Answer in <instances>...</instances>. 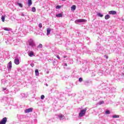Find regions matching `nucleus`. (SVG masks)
Here are the masks:
<instances>
[{
  "label": "nucleus",
  "instance_id": "obj_36",
  "mask_svg": "<svg viewBox=\"0 0 124 124\" xmlns=\"http://www.w3.org/2000/svg\"><path fill=\"white\" fill-rule=\"evenodd\" d=\"M106 59H108V57H106Z\"/></svg>",
  "mask_w": 124,
  "mask_h": 124
},
{
  "label": "nucleus",
  "instance_id": "obj_32",
  "mask_svg": "<svg viewBox=\"0 0 124 124\" xmlns=\"http://www.w3.org/2000/svg\"><path fill=\"white\" fill-rule=\"evenodd\" d=\"M64 65L65 66H67V64L66 63L64 64Z\"/></svg>",
  "mask_w": 124,
  "mask_h": 124
},
{
  "label": "nucleus",
  "instance_id": "obj_34",
  "mask_svg": "<svg viewBox=\"0 0 124 124\" xmlns=\"http://www.w3.org/2000/svg\"><path fill=\"white\" fill-rule=\"evenodd\" d=\"M61 1H66V0H61Z\"/></svg>",
  "mask_w": 124,
  "mask_h": 124
},
{
  "label": "nucleus",
  "instance_id": "obj_9",
  "mask_svg": "<svg viewBox=\"0 0 124 124\" xmlns=\"http://www.w3.org/2000/svg\"><path fill=\"white\" fill-rule=\"evenodd\" d=\"M109 14L112 15H115L116 11H110V12H109Z\"/></svg>",
  "mask_w": 124,
  "mask_h": 124
},
{
  "label": "nucleus",
  "instance_id": "obj_2",
  "mask_svg": "<svg viewBox=\"0 0 124 124\" xmlns=\"http://www.w3.org/2000/svg\"><path fill=\"white\" fill-rule=\"evenodd\" d=\"M87 22V20L86 19H78L76 20L75 21V23H76V24H78V23H81V22Z\"/></svg>",
  "mask_w": 124,
  "mask_h": 124
},
{
  "label": "nucleus",
  "instance_id": "obj_16",
  "mask_svg": "<svg viewBox=\"0 0 124 124\" xmlns=\"http://www.w3.org/2000/svg\"><path fill=\"white\" fill-rule=\"evenodd\" d=\"M56 17H59V18L62 17V14H60L59 15H56Z\"/></svg>",
  "mask_w": 124,
  "mask_h": 124
},
{
  "label": "nucleus",
  "instance_id": "obj_17",
  "mask_svg": "<svg viewBox=\"0 0 124 124\" xmlns=\"http://www.w3.org/2000/svg\"><path fill=\"white\" fill-rule=\"evenodd\" d=\"M17 4L18 5V6H19V7H20V8H22V4L21 3H19V2H17Z\"/></svg>",
  "mask_w": 124,
  "mask_h": 124
},
{
  "label": "nucleus",
  "instance_id": "obj_14",
  "mask_svg": "<svg viewBox=\"0 0 124 124\" xmlns=\"http://www.w3.org/2000/svg\"><path fill=\"white\" fill-rule=\"evenodd\" d=\"M1 20L3 22H5V16H1Z\"/></svg>",
  "mask_w": 124,
  "mask_h": 124
},
{
  "label": "nucleus",
  "instance_id": "obj_24",
  "mask_svg": "<svg viewBox=\"0 0 124 124\" xmlns=\"http://www.w3.org/2000/svg\"><path fill=\"white\" fill-rule=\"evenodd\" d=\"M4 31H10V29L7 28H4Z\"/></svg>",
  "mask_w": 124,
  "mask_h": 124
},
{
  "label": "nucleus",
  "instance_id": "obj_28",
  "mask_svg": "<svg viewBox=\"0 0 124 124\" xmlns=\"http://www.w3.org/2000/svg\"><path fill=\"white\" fill-rule=\"evenodd\" d=\"M82 78H79V82H82Z\"/></svg>",
  "mask_w": 124,
  "mask_h": 124
},
{
  "label": "nucleus",
  "instance_id": "obj_10",
  "mask_svg": "<svg viewBox=\"0 0 124 124\" xmlns=\"http://www.w3.org/2000/svg\"><path fill=\"white\" fill-rule=\"evenodd\" d=\"M76 6L74 5L73 6H72V7H71V10L74 11L75 10H76Z\"/></svg>",
  "mask_w": 124,
  "mask_h": 124
},
{
  "label": "nucleus",
  "instance_id": "obj_4",
  "mask_svg": "<svg viewBox=\"0 0 124 124\" xmlns=\"http://www.w3.org/2000/svg\"><path fill=\"white\" fill-rule=\"evenodd\" d=\"M33 110L32 108H28L27 109H25V111H24L25 113H30Z\"/></svg>",
  "mask_w": 124,
  "mask_h": 124
},
{
  "label": "nucleus",
  "instance_id": "obj_7",
  "mask_svg": "<svg viewBox=\"0 0 124 124\" xmlns=\"http://www.w3.org/2000/svg\"><path fill=\"white\" fill-rule=\"evenodd\" d=\"M7 68L9 69H11V68H12V62H8V64H7Z\"/></svg>",
  "mask_w": 124,
  "mask_h": 124
},
{
  "label": "nucleus",
  "instance_id": "obj_20",
  "mask_svg": "<svg viewBox=\"0 0 124 124\" xmlns=\"http://www.w3.org/2000/svg\"><path fill=\"white\" fill-rule=\"evenodd\" d=\"M62 5H58L56 6V9H59L62 8Z\"/></svg>",
  "mask_w": 124,
  "mask_h": 124
},
{
  "label": "nucleus",
  "instance_id": "obj_22",
  "mask_svg": "<svg viewBox=\"0 0 124 124\" xmlns=\"http://www.w3.org/2000/svg\"><path fill=\"white\" fill-rule=\"evenodd\" d=\"M98 104H99V105H101L102 104H104V101H99L98 102Z\"/></svg>",
  "mask_w": 124,
  "mask_h": 124
},
{
  "label": "nucleus",
  "instance_id": "obj_25",
  "mask_svg": "<svg viewBox=\"0 0 124 124\" xmlns=\"http://www.w3.org/2000/svg\"><path fill=\"white\" fill-rule=\"evenodd\" d=\"M97 16H100V17H102L103 15H101V13H98V14H97Z\"/></svg>",
  "mask_w": 124,
  "mask_h": 124
},
{
  "label": "nucleus",
  "instance_id": "obj_27",
  "mask_svg": "<svg viewBox=\"0 0 124 124\" xmlns=\"http://www.w3.org/2000/svg\"><path fill=\"white\" fill-rule=\"evenodd\" d=\"M106 114H110V111H109V110H106Z\"/></svg>",
  "mask_w": 124,
  "mask_h": 124
},
{
  "label": "nucleus",
  "instance_id": "obj_8",
  "mask_svg": "<svg viewBox=\"0 0 124 124\" xmlns=\"http://www.w3.org/2000/svg\"><path fill=\"white\" fill-rule=\"evenodd\" d=\"M15 63L16 65H18V64H20V61L17 59H15Z\"/></svg>",
  "mask_w": 124,
  "mask_h": 124
},
{
  "label": "nucleus",
  "instance_id": "obj_11",
  "mask_svg": "<svg viewBox=\"0 0 124 124\" xmlns=\"http://www.w3.org/2000/svg\"><path fill=\"white\" fill-rule=\"evenodd\" d=\"M31 4H32L31 0H28V5L29 7H30L31 6Z\"/></svg>",
  "mask_w": 124,
  "mask_h": 124
},
{
  "label": "nucleus",
  "instance_id": "obj_1",
  "mask_svg": "<svg viewBox=\"0 0 124 124\" xmlns=\"http://www.w3.org/2000/svg\"><path fill=\"white\" fill-rule=\"evenodd\" d=\"M87 111V108H84L80 110V113H79V118H81L82 116L85 115L86 111Z\"/></svg>",
  "mask_w": 124,
  "mask_h": 124
},
{
  "label": "nucleus",
  "instance_id": "obj_33",
  "mask_svg": "<svg viewBox=\"0 0 124 124\" xmlns=\"http://www.w3.org/2000/svg\"><path fill=\"white\" fill-rule=\"evenodd\" d=\"M63 58H66V55L64 56H63Z\"/></svg>",
  "mask_w": 124,
  "mask_h": 124
},
{
  "label": "nucleus",
  "instance_id": "obj_21",
  "mask_svg": "<svg viewBox=\"0 0 124 124\" xmlns=\"http://www.w3.org/2000/svg\"><path fill=\"white\" fill-rule=\"evenodd\" d=\"M37 48H43V46L41 44H40L39 45H38V46H37Z\"/></svg>",
  "mask_w": 124,
  "mask_h": 124
},
{
  "label": "nucleus",
  "instance_id": "obj_35",
  "mask_svg": "<svg viewBox=\"0 0 124 124\" xmlns=\"http://www.w3.org/2000/svg\"><path fill=\"white\" fill-rule=\"evenodd\" d=\"M4 91L6 90V88H4Z\"/></svg>",
  "mask_w": 124,
  "mask_h": 124
},
{
  "label": "nucleus",
  "instance_id": "obj_26",
  "mask_svg": "<svg viewBox=\"0 0 124 124\" xmlns=\"http://www.w3.org/2000/svg\"><path fill=\"white\" fill-rule=\"evenodd\" d=\"M45 98V95H41V99L43 100Z\"/></svg>",
  "mask_w": 124,
  "mask_h": 124
},
{
  "label": "nucleus",
  "instance_id": "obj_5",
  "mask_svg": "<svg viewBox=\"0 0 124 124\" xmlns=\"http://www.w3.org/2000/svg\"><path fill=\"white\" fill-rule=\"evenodd\" d=\"M29 45L31 46H34V42L31 39L30 40V41L29 42Z\"/></svg>",
  "mask_w": 124,
  "mask_h": 124
},
{
  "label": "nucleus",
  "instance_id": "obj_3",
  "mask_svg": "<svg viewBox=\"0 0 124 124\" xmlns=\"http://www.w3.org/2000/svg\"><path fill=\"white\" fill-rule=\"evenodd\" d=\"M7 121V119L6 117H4L2 118V120L0 121V124H6Z\"/></svg>",
  "mask_w": 124,
  "mask_h": 124
},
{
  "label": "nucleus",
  "instance_id": "obj_15",
  "mask_svg": "<svg viewBox=\"0 0 124 124\" xmlns=\"http://www.w3.org/2000/svg\"><path fill=\"white\" fill-rule=\"evenodd\" d=\"M35 73L36 76L39 75V73H38V70L36 69V70H35Z\"/></svg>",
  "mask_w": 124,
  "mask_h": 124
},
{
  "label": "nucleus",
  "instance_id": "obj_30",
  "mask_svg": "<svg viewBox=\"0 0 124 124\" xmlns=\"http://www.w3.org/2000/svg\"><path fill=\"white\" fill-rule=\"evenodd\" d=\"M56 57L58 59H61V58L60 57V56H59V55H56Z\"/></svg>",
  "mask_w": 124,
  "mask_h": 124
},
{
  "label": "nucleus",
  "instance_id": "obj_18",
  "mask_svg": "<svg viewBox=\"0 0 124 124\" xmlns=\"http://www.w3.org/2000/svg\"><path fill=\"white\" fill-rule=\"evenodd\" d=\"M63 117H64V115L62 114L59 115V118H60V120H62V119Z\"/></svg>",
  "mask_w": 124,
  "mask_h": 124
},
{
  "label": "nucleus",
  "instance_id": "obj_37",
  "mask_svg": "<svg viewBox=\"0 0 124 124\" xmlns=\"http://www.w3.org/2000/svg\"><path fill=\"white\" fill-rule=\"evenodd\" d=\"M48 86V85L46 84V86Z\"/></svg>",
  "mask_w": 124,
  "mask_h": 124
},
{
  "label": "nucleus",
  "instance_id": "obj_13",
  "mask_svg": "<svg viewBox=\"0 0 124 124\" xmlns=\"http://www.w3.org/2000/svg\"><path fill=\"white\" fill-rule=\"evenodd\" d=\"M110 17V16L107 15L105 16V19H106V20H108V19H109Z\"/></svg>",
  "mask_w": 124,
  "mask_h": 124
},
{
  "label": "nucleus",
  "instance_id": "obj_23",
  "mask_svg": "<svg viewBox=\"0 0 124 124\" xmlns=\"http://www.w3.org/2000/svg\"><path fill=\"white\" fill-rule=\"evenodd\" d=\"M119 115H113L112 116V118H119Z\"/></svg>",
  "mask_w": 124,
  "mask_h": 124
},
{
  "label": "nucleus",
  "instance_id": "obj_19",
  "mask_svg": "<svg viewBox=\"0 0 124 124\" xmlns=\"http://www.w3.org/2000/svg\"><path fill=\"white\" fill-rule=\"evenodd\" d=\"M31 10H32V12H36V8H35V7H32V8H31Z\"/></svg>",
  "mask_w": 124,
  "mask_h": 124
},
{
  "label": "nucleus",
  "instance_id": "obj_6",
  "mask_svg": "<svg viewBox=\"0 0 124 124\" xmlns=\"http://www.w3.org/2000/svg\"><path fill=\"white\" fill-rule=\"evenodd\" d=\"M51 29L50 28H48L46 30V35H49V34H50V32H51Z\"/></svg>",
  "mask_w": 124,
  "mask_h": 124
},
{
  "label": "nucleus",
  "instance_id": "obj_29",
  "mask_svg": "<svg viewBox=\"0 0 124 124\" xmlns=\"http://www.w3.org/2000/svg\"><path fill=\"white\" fill-rule=\"evenodd\" d=\"M39 27L40 28H42V24L41 23H39Z\"/></svg>",
  "mask_w": 124,
  "mask_h": 124
},
{
  "label": "nucleus",
  "instance_id": "obj_12",
  "mask_svg": "<svg viewBox=\"0 0 124 124\" xmlns=\"http://www.w3.org/2000/svg\"><path fill=\"white\" fill-rule=\"evenodd\" d=\"M33 56H34V53L32 51L29 52V56L31 57Z\"/></svg>",
  "mask_w": 124,
  "mask_h": 124
},
{
  "label": "nucleus",
  "instance_id": "obj_31",
  "mask_svg": "<svg viewBox=\"0 0 124 124\" xmlns=\"http://www.w3.org/2000/svg\"><path fill=\"white\" fill-rule=\"evenodd\" d=\"M31 67H33L34 66V64H31Z\"/></svg>",
  "mask_w": 124,
  "mask_h": 124
}]
</instances>
